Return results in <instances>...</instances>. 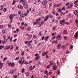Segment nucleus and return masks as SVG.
<instances>
[{
	"mask_svg": "<svg viewBox=\"0 0 78 78\" xmlns=\"http://www.w3.org/2000/svg\"><path fill=\"white\" fill-rule=\"evenodd\" d=\"M24 59L25 58H24V57H22L21 59L19 61L18 63H19L20 64H21V65H22V64H23L24 61H25Z\"/></svg>",
	"mask_w": 78,
	"mask_h": 78,
	"instance_id": "f257e3e1",
	"label": "nucleus"
},
{
	"mask_svg": "<svg viewBox=\"0 0 78 78\" xmlns=\"http://www.w3.org/2000/svg\"><path fill=\"white\" fill-rule=\"evenodd\" d=\"M73 5V3L72 2L70 3L69 4V5L67 7L66 9H69H69H70V8H71L72 7Z\"/></svg>",
	"mask_w": 78,
	"mask_h": 78,
	"instance_id": "f03ea898",
	"label": "nucleus"
},
{
	"mask_svg": "<svg viewBox=\"0 0 78 78\" xmlns=\"http://www.w3.org/2000/svg\"><path fill=\"white\" fill-rule=\"evenodd\" d=\"M60 24H61L62 25H64L65 24V20H62L60 21Z\"/></svg>",
	"mask_w": 78,
	"mask_h": 78,
	"instance_id": "7ed1b4c3",
	"label": "nucleus"
},
{
	"mask_svg": "<svg viewBox=\"0 0 78 78\" xmlns=\"http://www.w3.org/2000/svg\"><path fill=\"white\" fill-rule=\"evenodd\" d=\"M74 37L75 38H76V39H78V32H77L76 33H75L74 34Z\"/></svg>",
	"mask_w": 78,
	"mask_h": 78,
	"instance_id": "20e7f679",
	"label": "nucleus"
},
{
	"mask_svg": "<svg viewBox=\"0 0 78 78\" xmlns=\"http://www.w3.org/2000/svg\"><path fill=\"white\" fill-rule=\"evenodd\" d=\"M47 0H44L43 1L42 3L43 5H47Z\"/></svg>",
	"mask_w": 78,
	"mask_h": 78,
	"instance_id": "39448f33",
	"label": "nucleus"
},
{
	"mask_svg": "<svg viewBox=\"0 0 78 78\" xmlns=\"http://www.w3.org/2000/svg\"><path fill=\"white\" fill-rule=\"evenodd\" d=\"M49 15H48L45 18L44 20V22H46V21H47V20L48 19V18H49Z\"/></svg>",
	"mask_w": 78,
	"mask_h": 78,
	"instance_id": "423d86ee",
	"label": "nucleus"
},
{
	"mask_svg": "<svg viewBox=\"0 0 78 78\" xmlns=\"http://www.w3.org/2000/svg\"><path fill=\"white\" fill-rule=\"evenodd\" d=\"M22 2V4L23 5H25V0H20V3H21V2Z\"/></svg>",
	"mask_w": 78,
	"mask_h": 78,
	"instance_id": "0eeeda50",
	"label": "nucleus"
},
{
	"mask_svg": "<svg viewBox=\"0 0 78 78\" xmlns=\"http://www.w3.org/2000/svg\"><path fill=\"white\" fill-rule=\"evenodd\" d=\"M48 53L47 52V51H46V52H43L42 53V56H45V55H47Z\"/></svg>",
	"mask_w": 78,
	"mask_h": 78,
	"instance_id": "6e6552de",
	"label": "nucleus"
},
{
	"mask_svg": "<svg viewBox=\"0 0 78 78\" xmlns=\"http://www.w3.org/2000/svg\"><path fill=\"white\" fill-rule=\"evenodd\" d=\"M44 24V22L42 21L40 23V25H39V27H41V25H43Z\"/></svg>",
	"mask_w": 78,
	"mask_h": 78,
	"instance_id": "1a4fd4ad",
	"label": "nucleus"
},
{
	"mask_svg": "<svg viewBox=\"0 0 78 78\" xmlns=\"http://www.w3.org/2000/svg\"><path fill=\"white\" fill-rule=\"evenodd\" d=\"M3 66V64L2 63V62L0 61V69H2Z\"/></svg>",
	"mask_w": 78,
	"mask_h": 78,
	"instance_id": "9d476101",
	"label": "nucleus"
},
{
	"mask_svg": "<svg viewBox=\"0 0 78 78\" xmlns=\"http://www.w3.org/2000/svg\"><path fill=\"white\" fill-rule=\"evenodd\" d=\"M62 38V37L61 35H59L57 36V39L58 40H61Z\"/></svg>",
	"mask_w": 78,
	"mask_h": 78,
	"instance_id": "9b49d317",
	"label": "nucleus"
},
{
	"mask_svg": "<svg viewBox=\"0 0 78 78\" xmlns=\"http://www.w3.org/2000/svg\"><path fill=\"white\" fill-rule=\"evenodd\" d=\"M32 37V35L30 34L27 37V40H30V39H31V38Z\"/></svg>",
	"mask_w": 78,
	"mask_h": 78,
	"instance_id": "f8f14e48",
	"label": "nucleus"
},
{
	"mask_svg": "<svg viewBox=\"0 0 78 78\" xmlns=\"http://www.w3.org/2000/svg\"><path fill=\"white\" fill-rule=\"evenodd\" d=\"M39 58H40V56H37L35 58V60L38 61L39 59Z\"/></svg>",
	"mask_w": 78,
	"mask_h": 78,
	"instance_id": "ddd939ff",
	"label": "nucleus"
},
{
	"mask_svg": "<svg viewBox=\"0 0 78 78\" xmlns=\"http://www.w3.org/2000/svg\"><path fill=\"white\" fill-rule=\"evenodd\" d=\"M13 15H10L9 16V18L10 19V20H12V19H13Z\"/></svg>",
	"mask_w": 78,
	"mask_h": 78,
	"instance_id": "4468645a",
	"label": "nucleus"
},
{
	"mask_svg": "<svg viewBox=\"0 0 78 78\" xmlns=\"http://www.w3.org/2000/svg\"><path fill=\"white\" fill-rule=\"evenodd\" d=\"M61 46V44H59L57 45V47L58 49H59L60 48V47Z\"/></svg>",
	"mask_w": 78,
	"mask_h": 78,
	"instance_id": "2eb2a0df",
	"label": "nucleus"
},
{
	"mask_svg": "<svg viewBox=\"0 0 78 78\" xmlns=\"http://www.w3.org/2000/svg\"><path fill=\"white\" fill-rule=\"evenodd\" d=\"M48 37H49V36H47L46 37L44 38V41H47V40H48Z\"/></svg>",
	"mask_w": 78,
	"mask_h": 78,
	"instance_id": "dca6fc26",
	"label": "nucleus"
},
{
	"mask_svg": "<svg viewBox=\"0 0 78 78\" xmlns=\"http://www.w3.org/2000/svg\"><path fill=\"white\" fill-rule=\"evenodd\" d=\"M5 50H9L10 48V46H8L7 47H5Z\"/></svg>",
	"mask_w": 78,
	"mask_h": 78,
	"instance_id": "f3484780",
	"label": "nucleus"
},
{
	"mask_svg": "<svg viewBox=\"0 0 78 78\" xmlns=\"http://www.w3.org/2000/svg\"><path fill=\"white\" fill-rule=\"evenodd\" d=\"M13 16L14 18H17V14H13Z\"/></svg>",
	"mask_w": 78,
	"mask_h": 78,
	"instance_id": "a211bd4d",
	"label": "nucleus"
},
{
	"mask_svg": "<svg viewBox=\"0 0 78 78\" xmlns=\"http://www.w3.org/2000/svg\"><path fill=\"white\" fill-rule=\"evenodd\" d=\"M20 17L21 18H22V19H23V18L24 17V15L22 13H21L20 14Z\"/></svg>",
	"mask_w": 78,
	"mask_h": 78,
	"instance_id": "6ab92c4d",
	"label": "nucleus"
},
{
	"mask_svg": "<svg viewBox=\"0 0 78 78\" xmlns=\"http://www.w3.org/2000/svg\"><path fill=\"white\" fill-rule=\"evenodd\" d=\"M57 69V66H54L53 67V69L54 70H55Z\"/></svg>",
	"mask_w": 78,
	"mask_h": 78,
	"instance_id": "aec40b11",
	"label": "nucleus"
},
{
	"mask_svg": "<svg viewBox=\"0 0 78 78\" xmlns=\"http://www.w3.org/2000/svg\"><path fill=\"white\" fill-rule=\"evenodd\" d=\"M31 30V28L30 27H28L27 28V31H30V30Z\"/></svg>",
	"mask_w": 78,
	"mask_h": 78,
	"instance_id": "412c9836",
	"label": "nucleus"
},
{
	"mask_svg": "<svg viewBox=\"0 0 78 78\" xmlns=\"http://www.w3.org/2000/svg\"><path fill=\"white\" fill-rule=\"evenodd\" d=\"M14 66H15V64H14V63L12 62L11 63V67H14Z\"/></svg>",
	"mask_w": 78,
	"mask_h": 78,
	"instance_id": "4be33fe9",
	"label": "nucleus"
},
{
	"mask_svg": "<svg viewBox=\"0 0 78 78\" xmlns=\"http://www.w3.org/2000/svg\"><path fill=\"white\" fill-rule=\"evenodd\" d=\"M28 7V4H26L25 5L24 8L25 9H27Z\"/></svg>",
	"mask_w": 78,
	"mask_h": 78,
	"instance_id": "5701e85b",
	"label": "nucleus"
},
{
	"mask_svg": "<svg viewBox=\"0 0 78 78\" xmlns=\"http://www.w3.org/2000/svg\"><path fill=\"white\" fill-rule=\"evenodd\" d=\"M74 14H78V12L77 11V10H75L74 12Z\"/></svg>",
	"mask_w": 78,
	"mask_h": 78,
	"instance_id": "b1692460",
	"label": "nucleus"
},
{
	"mask_svg": "<svg viewBox=\"0 0 78 78\" xmlns=\"http://www.w3.org/2000/svg\"><path fill=\"white\" fill-rule=\"evenodd\" d=\"M14 72V70H11L10 71V73H13Z\"/></svg>",
	"mask_w": 78,
	"mask_h": 78,
	"instance_id": "393cba45",
	"label": "nucleus"
},
{
	"mask_svg": "<svg viewBox=\"0 0 78 78\" xmlns=\"http://www.w3.org/2000/svg\"><path fill=\"white\" fill-rule=\"evenodd\" d=\"M44 74H46L47 75H48V71L47 70H46L44 71Z\"/></svg>",
	"mask_w": 78,
	"mask_h": 78,
	"instance_id": "a878e982",
	"label": "nucleus"
},
{
	"mask_svg": "<svg viewBox=\"0 0 78 78\" xmlns=\"http://www.w3.org/2000/svg\"><path fill=\"white\" fill-rule=\"evenodd\" d=\"M25 74L26 76H29V73L27 72L25 73Z\"/></svg>",
	"mask_w": 78,
	"mask_h": 78,
	"instance_id": "bb28decb",
	"label": "nucleus"
},
{
	"mask_svg": "<svg viewBox=\"0 0 78 78\" xmlns=\"http://www.w3.org/2000/svg\"><path fill=\"white\" fill-rule=\"evenodd\" d=\"M61 5V4H59L57 5V7H59Z\"/></svg>",
	"mask_w": 78,
	"mask_h": 78,
	"instance_id": "cd10ccee",
	"label": "nucleus"
},
{
	"mask_svg": "<svg viewBox=\"0 0 78 78\" xmlns=\"http://www.w3.org/2000/svg\"><path fill=\"white\" fill-rule=\"evenodd\" d=\"M58 20H55V23H56V24H58Z\"/></svg>",
	"mask_w": 78,
	"mask_h": 78,
	"instance_id": "c85d7f7f",
	"label": "nucleus"
},
{
	"mask_svg": "<svg viewBox=\"0 0 78 78\" xmlns=\"http://www.w3.org/2000/svg\"><path fill=\"white\" fill-rule=\"evenodd\" d=\"M66 48V45H63L62 46V48Z\"/></svg>",
	"mask_w": 78,
	"mask_h": 78,
	"instance_id": "c756f323",
	"label": "nucleus"
},
{
	"mask_svg": "<svg viewBox=\"0 0 78 78\" xmlns=\"http://www.w3.org/2000/svg\"><path fill=\"white\" fill-rule=\"evenodd\" d=\"M7 10V9H6V8H4L3 9V11H4V12H6Z\"/></svg>",
	"mask_w": 78,
	"mask_h": 78,
	"instance_id": "7c9ffc66",
	"label": "nucleus"
},
{
	"mask_svg": "<svg viewBox=\"0 0 78 78\" xmlns=\"http://www.w3.org/2000/svg\"><path fill=\"white\" fill-rule=\"evenodd\" d=\"M61 11H62V9H59L58 10V12H61Z\"/></svg>",
	"mask_w": 78,
	"mask_h": 78,
	"instance_id": "2f4dec72",
	"label": "nucleus"
},
{
	"mask_svg": "<svg viewBox=\"0 0 78 78\" xmlns=\"http://www.w3.org/2000/svg\"><path fill=\"white\" fill-rule=\"evenodd\" d=\"M68 37L67 36H65L64 37V39H65V40H67V39Z\"/></svg>",
	"mask_w": 78,
	"mask_h": 78,
	"instance_id": "473e14b6",
	"label": "nucleus"
},
{
	"mask_svg": "<svg viewBox=\"0 0 78 78\" xmlns=\"http://www.w3.org/2000/svg\"><path fill=\"white\" fill-rule=\"evenodd\" d=\"M56 7H57V5L55 3L53 7L54 8H56Z\"/></svg>",
	"mask_w": 78,
	"mask_h": 78,
	"instance_id": "72a5a7b5",
	"label": "nucleus"
},
{
	"mask_svg": "<svg viewBox=\"0 0 78 78\" xmlns=\"http://www.w3.org/2000/svg\"><path fill=\"white\" fill-rule=\"evenodd\" d=\"M8 27L9 28H11V27H12L11 25L10 24H9L8 25Z\"/></svg>",
	"mask_w": 78,
	"mask_h": 78,
	"instance_id": "f704fd0d",
	"label": "nucleus"
},
{
	"mask_svg": "<svg viewBox=\"0 0 78 78\" xmlns=\"http://www.w3.org/2000/svg\"><path fill=\"white\" fill-rule=\"evenodd\" d=\"M53 72V71L52 70H51L49 72V75H51V73H52Z\"/></svg>",
	"mask_w": 78,
	"mask_h": 78,
	"instance_id": "c9c22d12",
	"label": "nucleus"
},
{
	"mask_svg": "<svg viewBox=\"0 0 78 78\" xmlns=\"http://www.w3.org/2000/svg\"><path fill=\"white\" fill-rule=\"evenodd\" d=\"M32 66H30L29 68V70H32Z\"/></svg>",
	"mask_w": 78,
	"mask_h": 78,
	"instance_id": "e433bc0d",
	"label": "nucleus"
},
{
	"mask_svg": "<svg viewBox=\"0 0 78 78\" xmlns=\"http://www.w3.org/2000/svg\"><path fill=\"white\" fill-rule=\"evenodd\" d=\"M66 9V6H64L62 9V10H64Z\"/></svg>",
	"mask_w": 78,
	"mask_h": 78,
	"instance_id": "4c0bfd02",
	"label": "nucleus"
},
{
	"mask_svg": "<svg viewBox=\"0 0 78 78\" xmlns=\"http://www.w3.org/2000/svg\"><path fill=\"white\" fill-rule=\"evenodd\" d=\"M53 62L52 61H51L50 63V66H52L53 65Z\"/></svg>",
	"mask_w": 78,
	"mask_h": 78,
	"instance_id": "58836bf2",
	"label": "nucleus"
},
{
	"mask_svg": "<svg viewBox=\"0 0 78 78\" xmlns=\"http://www.w3.org/2000/svg\"><path fill=\"white\" fill-rule=\"evenodd\" d=\"M15 3H16V1L15 0L13 1V3L12 4V5H14L15 4Z\"/></svg>",
	"mask_w": 78,
	"mask_h": 78,
	"instance_id": "ea45409f",
	"label": "nucleus"
},
{
	"mask_svg": "<svg viewBox=\"0 0 78 78\" xmlns=\"http://www.w3.org/2000/svg\"><path fill=\"white\" fill-rule=\"evenodd\" d=\"M40 21V18H38L37 19V22H39Z\"/></svg>",
	"mask_w": 78,
	"mask_h": 78,
	"instance_id": "a19ab883",
	"label": "nucleus"
},
{
	"mask_svg": "<svg viewBox=\"0 0 78 78\" xmlns=\"http://www.w3.org/2000/svg\"><path fill=\"white\" fill-rule=\"evenodd\" d=\"M61 14H62L63 15H65L66 13H65V12H61Z\"/></svg>",
	"mask_w": 78,
	"mask_h": 78,
	"instance_id": "79ce46f5",
	"label": "nucleus"
},
{
	"mask_svg": "<svg viewBox=\"0 0 78 78\" xmlns=\"http://www.w3.org/2000/svg\"><path fill=\"white\" fill-rule=\"evenodd\" d=\"M27 45L28 47H30V46L31 45V44H30V43L28 42V43L27 44Z\"/></svg>",
	"mask_w": 78,
	"mask_h": 78,
	"instance_id": "37998d69",
	"label": "nucleus"
},
{
	"mask_svg": "<svg viewBox=\"0 0 78 78\" xmlns=\"http://www.w3.org/2000/svg\"><path fill=\"white\" fill-rule=\"evenodd\" d=\"M3 47H4V46H0V50H1Z\"/></svg>",
	"mask_w": 78,
	"mask_h": 78,
	"instance_id": "c03bdc74",
	"label": "nucleus"
},
{
	"mask_svg": "<svg viewBox=\"0 0 78 78\" xmlns=\"http://www.w3.org/2000/svg\"><path fill=\"white\" fill-rule=\"evenodd\" d=\"M25 70V69L23 68L22 70V73H23L24 72V71Z\"/></svg>",
	"mask_w": 78,
	"mask_h": 78,
	"instance_id": "a18cd8bd",
	"label": "nucleus"
},
{
	"mask_svg": "<svg viewBox=\"0 0 78 78\" xmlns=\"http://www.w3.org/2000/svg\"><path fill=\"white\" fill-rule=\"evenodd\" d=\"M44 38L45 37H44V36H43V37L41 38L42 41H43V40H44Z\"/></svg>",
	"mask_w": 78,
	"mask_h": 78,
	"instance_id": "49530a36",
	"label": "nucleus"
},
{
	"mask_svg": "<svg viewBox=\"0 0 78 78\" xmlns=\"http://www.w3.org/2000/svg\"><path fill=\"white\" fill-rule=\"evenodd\" d=\"M24 16H28V14L27 12H25L24 14Z\"/></svg>",
	"mask_w": 78,
	"mask_h": 78,
	"instance_id": "de8ad7c7",
	"label": "nucleus"
},
{
	"mask_svg": "<svg viewBox=\"0 0 78 78\" xmlns=\"http://www.w3.org/2000/svg\"><path fill=\"white\" fill-rule=\"evenodd\" d=\"M24 53H25V52H24V51H23V52H22V53H21V55H22V56H23V55H24Z\"/></svg>",
	"mask_w": 78,
	"mask_h": 78,
	"instance_id": "09e8293b",
	"label": "nucleus"
},
{
	"mask_svg": "<svg viewBox=\"0 0 78 78\" xmlns=\"http://www.w3.org/2000/svg\"><path fill=\"white\" fill-rule=\"evenodd\" d=\"M19 59V57L16 58L15 59V61H17Z\"/></svg>",
	"mask_w": 78,
	"mask_h": 78,
	"instance_id": "8fccbe9b",
	"label": "nucleus"
},
{
	"mask_svg": "<svg viewBox=\"0 0 78 78\" xmlns=\"http://www.w3.org/2000/svg\"><path fill=\"white\" fill-rule=\"evenodd\" d=\"M7 62L9 63V66H10V65H11V63H9V62Z\"/></svg>",
	"mask_w": 78,
	"mask_h": 78,
	"instance_id": "3c124183",
	"label": "nucleus"
},
{
	"mask_svg": "<svg viewBox=\"0 0 78 78\" xmlns=\"http://www.w3.org/2000/svg\"><path fill=\"white\" fill-rule=\"evenodd\" d=\"M21 25L22 26H23V25H24V22H23L21 23Z\"/></svg>",
	"mask_w": 78,
	"mask_h": 78,
	"instance_id": "603ef678",
	"label": "nucleus"
},
{
	"mask_svg": "<svg viewBox=\"0 0 78 78\" xmlns=\"http://www.w3.org/2000/svg\"><path fill=\"white\" fill-rule=\"evenodd\" d=\"M77 6H78V4H75L74 5V7H75L76 8V7H77Z\"/></svg>",
	"mask_w": 78,
	"mask_h": 78,
	"instance_id": "864d4df0",
	"label": "nucleus"
},
{
	"mask_svg": "<svg viewBox=\"0 0 78 78\" xmlns=\"http://www.w3.org/2000/svg\"><path fill=\"white\" fill-rule=\"evenodd\" d=\"M65 24H66V25H69V22H66V23H65Z\"/></svg>",
	"mask_w": 78,
	"mask_h": 78,
	"instance_id": "5fc2aeb1",
	"label": "nucleus"
},
{
	"mask_svg": "<svg viewBox=\"0 0 78 78\" xmlns=\"http://www.w3.org/2000/svg\"><path fill=\"white\" fill-rule=\"evenodd\" d=\"M76 22L77 25L78 24V20H76Z\"/></svg>",
	"mask_w": 78,
	"mask_h": 78,
	"instance_id": "6e6d98bb",
	"label": "nucleus"
},
{
	"mask_svg": "<svg viewBox=\"0 0 78 78\" xmlns=\"http://www.w3.org/2000/svg\"><path fill=\"white\" fill-rule=\"evenodd\" d=\"M77 2H78V0L75 1L74 2V4H76Z\"/></svg>",
	"mask_w": 78,
	"mask_h": 78,
	"instance_id": "4d7b16f0",
	"label": "nucleus"
},
{
	"mask_svg": "<svg viewBox=\"0 0 78 78\" xmlns=\"http://www.w3.org/2000/svg\"><path fill=\"white\" fill-rule=\"evenodd\" d=\"M4 41L5 42H7V41H8V40H7V39H5L4 40Z\"/></svg>",
	"mask_w": 78,
	"mask_h": 78,
	"instance_id": "13d9d810",
	"label": "nucleus"
},
{
	"mask_svg": "<svg viewBox=\"0 0 78 78\" xmlns=\"http://www.w3.org/2000/svg\"><path fill=\"white\" fill-rule=\"evenodd\" d=\"M33 38H34V39H35L36 37V35H34L33 36Z\"/></svg>",
	"mask_w": 78,
	"mask_h": 78,
	"instance_id": "bf43d9fd",
	"label": "nucleus"
},
{
	"mask_svg": "<svg viewBox=\"0 0 78 78\" xmlns=\"http://www.w3.org/2000/svg\"><path fill=\"white\" fill-rule=\"evenodd\" d=\"M38 55H39V54H36L35 55V56H38Z\"/></svg>",
	"mask_w": 78,
	"mask_h": 78,
	"instance_id": "052dcab7",
	"label": "nucleus"
},
{
	"mask_svg": "<svg viewBox=\"0 0 78 78\" xmlns=\"http://www.w3.org/2000/svg\"><path fill=\"white\" fill-rule=\"evenodd\" d=\"M18 8H21V5H18Z\"/></svg>",
	"mask_w": 78,
	"mask_h": 78,
	"instance_id": "680f3d73",
	"label": "nucleus"
},
{
	"mask_svg": "<svg viewBox=\"0 0 78 78\" xmlns=\"http://www.w3.org/2000/svg\"><path fill=\"white\" fill-rule=\"evenodd\" d=\"M69 4H70V3H69V2H68L67 4H66V6H68V5H69Z\"/></svg>",
	"mask_w": 78,
	"mask_h": 78,
	"instance_id": "e2e57ef3",
	"label": "nucleus"
},
{
	"mask_svg": "<svg viewBox=\"0 0 78 78\" xmlns=\"http://www.w3.org/2000/svg\"><path fill=\"white\" fill-rule=\"evenodd\" d=\"M41 13H42V11H40V12H39V15H41Z\"/></svg>",
	"mask_w": 78,
	"mask_h": 78,
	"instance_id": "0e129e2a",
	"label": "nucleus"
},
{
	"mask_svg": "<svg viewBox=\"0 0 78 78\" xmlns=\"http://www.w3.org/2000/svg\"><path fill=\"white\" fill-rule=\"evenodd\" d=\"M5 31L4 30H2V34H5Z\"/></svg>",
	"mask_w": 78,
	"mask_h": 78,
	"instance_id": "69168bd1",
	"label": "nucleus"
},
{
	"mask_svg": "<svg viewBox=\"0 0 78 78\" xmlns=\"http://www.w3.org/2000/svg\"><path fill=\"white\" fill-rule=\"evenodd\" d=\"M3 28V25H0V28L2 29Z\"/></svg>",
	"mask_w": 78,
	"mask_h": 78,
	"instance_id": "338daca9",
	"label": "nucleus"
},
{
	"mask_svg": "<svg viewBox=\"0 0 78 78\" xmlns=\"http://www.w3.org/2000/svg\"><path fill=\"white\" fill-rule=\"evenodd\" d=\"M53 16H52V15H50V17L51 18H53Z\"/></svg>",
	"mask_w": 78,
	"mask_h": 78,
	"instance_id": "774afa93",
	"label": "nucleus"
}]
</instances>
